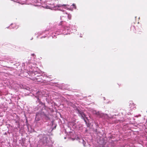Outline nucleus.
Returning a JSON list of instances; mask_svg holds the SVG:
<instances>
[{"label":"nucleus","mask_w":147,"mask_h":147,"mask_svg":"<svg viewBox=\"0 0 147 147\" xmlns=\"http://www.w3.org/2000/svg\"><path fill=\"white\" fill-rule=\"evenodd\" d=\"M76 111L77 112V113H79L80 115L82 118L84 119L85 122L86 123V121L85 119V118L86 117V115L83 112L78 109H76Z\"/></svg>","instance_id":"obj_1"},{"label":"nucleus","mask_w":147,"mask_h":147,"mask_svg":"<svg viewBox=\"0 0 147 147\" xmlns=\"http://www.w3.org/2000/svg\"><path fill=\"white\" fill-rule=\"evenodd\" d=\"M43 143H44L46 142L47 140V138L46 137H44L43 138Z\"/></svg>","instance_id":"obj_2"},{"label":"nucleus","mask_w":147,"mask_h":147,"mask_svg":"<svg viewBox=\"0 0 147 147\" xmlns=\"http://www.w3.org/2000/svg\"><path fill=\"white\" fill-rule=\"evenodd\" d=\"M66 5H61L59 4V5H57V6L59 8V7H61L62 6H65Z\"/></svg>","instance_id":"obj_3"},{"label":"nucleus","mask_w":147,"mask_h":147,"mask_svg":"<svg viewBox=\"0 0 147 147\" xmlns=\"http://www.w3.org/2000/svg\"><path fill=\"white\" fill-rule=\"evenodd\" d=\"M37 116H38V114H36V118H35V120L38 121H39V120H40V119H38V118L37 119Z\"/></svg>","instance_id":"obj_4"},{"label":"nucleus","mask_w":147,"mask_h":147,"mask_svg":"<svg viewBox=\"0 0 147 147\" xmlns=\"http://www.w3.org/2000/svg\"><path fill=\"white\" fill-rule=\"evenodd\" d=\"M72 5H73V6L74 7V8L76 9V5L75 4H72Z\"/></svg>","instance_id":"obj_5"},{"label":"nucleus","mask_w":147,"mask_h":147,"mask_svg":"<svg viewBox=\"0 0 147 147\" xmlns=\"http://www.w3.org/2000/svg\"><path fill=\"white\" fill-rule=\"evenodd\" d=\"M58 10H61V11H64V10H63V9H58Z\"/></svg>","instance_id":"obj_6"},{"label":"nucleus","mask_w":147,"mask_h":147,"mask_svg":"<svg viewBox=\"0 0 147 147\" xmlns=\"http://www.w3.org/2000/svg\"><path fill=\"white\" fill-rule=\"evenodd\" d=\"M32 55L33 56H34V54H32Z\"/></svg>","instance_id":"obj_7"},{"label":"nucleus","mask_w":147,"mask_h":147,"mask_svg":"<svg viewBox=\"0 0 147 147\" xmlns=\"http://www.w3.org/2000/svg\"><path fill=\"white\" fill-rule=\"evenodd\" d=\"M16 123H18V122L17 121H16Z\"/></svg>","instance_id":"obj_8"},{"label":"nucleus","mask_w":147,"mask_h":147,"mask_svg":"<svg viewBox=\"0 0 147 147\" xmlns=\"http://www.w3.org/2000/svg\"><path fill=\"white\" fill-rule=\"evenodd\" d=\"M36 80H37L38 81V80H38V79H36Z\"/></svg>","instance_id":"obj_9"}]
</instances>
